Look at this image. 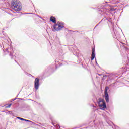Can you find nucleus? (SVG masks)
I'll return each mask as SVG.
<instances>
[{
  "label": "nucleus",
  "mask_w": 129,
  "mask_h": 129,
  "mask_svg": "<svg viewBox=\"0 0 129 129\" xmlns=\"http://www.w3.org/2000/svg\"><path fill=\"white\" fill-rule=\"evenodd\" d=\"M11 8L17 12L22 11V3L19 1H12L11 3Z\"/></svg>",
  "instance_id": "f257e3e1"
},
{
  "label": "nucleus",
  "mask_w": 129,
  "mask_h": 129,
  "mask_svg": "<svg viewBox=\"0 0 129 129\" xmlns=\"http://www.w3.org/2000/svg\"><path fill=\"white\" fill-rule=\"evenodd\" d=\"M97 103L100 109L102 110H105L106 108V104L104 101V100L102 98H99L97 100Z\"/></svg>",
  "instance_id": "f03ea898"
},
{
  "label": "nucleus",
  "mask_w": 129,
  "mask_h": 129,
  "mask_svg": "<svg viewBox=\"0 0 129 129\" xmlns=\"http://www.w3.org/2000/svg\"><path fill=\"white\" fill-rule=\"evenodd\" d=\"M65 23L63 22L59 23L58 22L57 24H55L53 26V28L55 31H61L63 28H64V25Z\"/></svg>",
  "instance_id": "7ed1b4c3"
},
{
  "label": "nucleus",
  "mask_w": 129,
  "mask_h": 129,
  "mask_svg": "<svg viewBox=\"0 0 129 129\" xmlns=\"http://www.w3.org/2000/svg\"><path fill=\"white\" fill-rule=\"evenodd\" d=\"M4 52H8V53H9L10 56L11 57V59H14V57H13L14 50L12 46H9L8 48H6Z\"/></svg>",
  "instance_id": "20e7f679"
},
{
  "label": "nucleus",
  "mask_w": 129,
  "mask_h": 129,
  "mask_svg": "<svg viewBox=\"0 0 129 129\" xmlns=\"http://www.w3.org/2000/svg\"><path fill=\"white\" fill-rule=\"evenodd\" d=\"M108 89H109L108 87H105L104 91V97L106 102H109V95H108V93L107 92V90H108Z\"/></svg>",
  "instance_id": "39448f33"
},
{
  "label": "nucleus",
  "mask_w": 129,
  "mask_h": 129,
  "mask_svg": "<svg viewBox=\"0 0 129 129\" xmlns=\"http://www.w3.org/2000/svg\"><path fill=\"white\" fill-rule=\"evenodd\" d=\"M40 87V79L39 78H36L34 81V88L36 90L39 89V87Z\"/></svg>",
  "instance_id": "423d86ee"
},
{
  "label": "nucleus",
  "mask_w": 129,
  "mask_h": 129,
  "mask_svg": "<svg viewBox=\"0 0 129 129\" xmlns=\"http://www.w3.org/2000/svg\"><path fill=\"white\" fill-rule=\"evenodd\" d=\"M106 5H105V6H109V7H110L111 8H113L114 7H117V5H116L117 4H118V3H119V2L117 1L116 2H115V5H113V4H114V1H112L111 2H105Z\"/></svg>",
  "instance_id": "0eeeda50"
},
{
  "label": "nucleus",
  "mask_w": 129,
  "mask_h": 129,
  "mask_svg": "<svg viewBox=\"0 0 129 129\" xmlns=\"http://www.w3.org/2000/svg\"><path fill=\"white\" fill-rule=\"evenodd\" d=\"M98 10L100 13H102V14H105V13L107 12V9H106V8H105L103 5L100 7H98Z\"/></svg>",
  "instance_id": "6e6552de"
},
{
  "label": "nucleus",
  "mask_w": 129,
  "mask_h": 129,
  "mask_svg": "<svg viewBox=\"0 0 129 129\" xmlns=\"http://www.w3.org/2000/svg\"><path fill=\"white\" fill-rule=\"evenodd\" d=\"M94 58H95V48H93L92 50V55L91 60V61L94 60Z\"/></svg>",
  "instance_id": "1a4fd4ad"
},
{
  "label": "nucleus",
  "mask_w": 129,
  "mask_h": 129,
  "mask_svg": "<svg viewBox=\"0 0 129 129\" xmlns=\"http://www.w3.org/2000/svg\"><path fill=\"white\" fill-rule=\"evenodd\" d=\"M122 44H120V48L121 49H124L126 51H127V50H128V48L126 47V46H125L124 45H125V44L122 43Z\"/></svg>",
  "instance_id": "9d476101"
},
{
  "label": "nucleus",
  "mask_w": 129,
  "mask_h": 129,
  "mask_svg": "<svg viewBox=\"0 0 129 129\" xmlns=\"http://www.w3.org/2000/svg\"><path fill=\"white\" fill-rule=\"evenodd\" d=\"M17 118L18 119H20V120H22V121H26L27 122H31V121L24 119L23 118H21L20 117H17Z\"/></svg>",
  "instance_id": "9b49d317"
},
{
  "label": "nucleus",
  "mask_w": 129,
  "mask_h": 129,
  "mask_svg": "<svg viewBox=\"0 0 129 129\" xmlns=\"http://www.w3.org/2000/svg\"><path fill=\"white\" fill-rule=\"evenodd\" d=\"M50 21L52 22V23H56V18L55 17L51 16L50 17Z\"/></svg>",
  "instance_id": "f8f14e48"
},
{
  "label": "nucleus",
  "mask_w": 129,
  "mask_h": 129,
  "mask_svg": "<svg viewBox=\"0 0 129 129\" xmlns=\"http://www.w3.org/2000/svg\"><path fill=\"white\" fill-rule=\"evenodd\" d=\"M58 64H59V66H61V63L59 62V61H55V67L56 69L59 67V66L58 65Z\"/></svg>",
  "instance_id": "ddd939ff"
},
{
  "label": "nucleus",
  "mask_w": 129,
  "mask_h": 129,
  "mask_svg": "<svg viewBox=\"0 0 129 129\" xmlns=\"http://www.w3.org/2000/svg\"><path fill=\"white\" fill-rule=\"evenodd\" d=\"M11 106H12V104H7L6 105V107L7 108H10V107H11Z\"/></svg>",
  "instance_id": "4468645a"
},
{
  "label": "nucleus",
  "mask_w": 129,
  "mask_h": 129,
  "mask_svg": "<svg viewBox=\"0 0 129 129\" xmlns=\"http://www.w3.org/2000/svg\"><path fill=\"white\" fill-rule=\"evenodd\" d=\"M115 10H116V9H115V8L114 9V8H111L110 9V11H111V12H113V11H115Z\"/></svg>",
  "instance_id": "2eb2a0df"
},
{
  "label": "nucleus",
  "mask_w": 129,
  "mask_h": 129,
  "mask_svg": "<svg viewBox=\"0 0 129 129\" xmlns=\"http://www.w3.org/2000/svg\"><path fill=\"white\" fill-rule=\"evenodd\" d=\"M106 77H107V75H104L103 78H102V80L105 79V78H106Z\"/></svg>",
  "instance_id": "dca6fc26"
},
{
  "label": "nucleus",
  "mask_w": 129,
  "mask_h": 129,
  "mask_svg": "<svg viewBox=\"0 0 129 129\" xmlns=\"http://www.w3.org/2000/svg\"><path fill=\"white\" fill-rule=\"evenodd\" d=\"M32 13H25L22 14V15H28V14H32Z\"/></svg>",
  "instance_id": "f3484780"
},
{
  "label": "nucleus",
  "mask_w": 129,
  "mask_h": 129,
  "mask_svg": "<svg viewBox=\"0 0 129 129\" xmlns=\"http://www.w3.org/2000/svg\"><path fill=\"white\" fill-rule=\"evenodd\" d=\"M16 99H17V98L13 99L12 100H11V102H13V101H15V100H16Z\"/></svg>",
  "instance_id": "a211bd4d"
},
{
  "label": "nucleus",
  "mask_w": 129,
  "mask_h": 129,
  "mask_svg": "<svg viewBox=\"0 0 129 129\" xmlns=\"http://www.w3.org/2000/svg\"><path fill=\"white\" fill-rule=\"evenodd\" d=\"M115 129H119V127L117 126H115Z\"/></svg>",
  "instance_id": "6ab92c4d"
},
{
  "label": "nucleus",
  "mask_w": 129,
  "mask_h": 129,
  "mask_svg": "<svg viewBox=\"0 0 129 129\" xmlns=\"http://www.w3.org/2000/svg\"><path fill=\"white\" fill-rule=\"evenodd\" d=\"M37 16H38V17H39V18H40V19H43V18L40 17V15H37Z\"/></svg>",
  "instance_id": "aec40b11"
},
{
  "label": "nucleus",
  "mask_w": 129,
  "mask_h": 129,
  "mask_svg": "<svg viewBox=\"0 0 129 129\" xmlns=\"http://www.w3.org/2000/svg\"><path fill=\"white\" fill-rule=\"evenodd\" d=\"M96 65H98V63H97V61H96Z\"/></svg>",
  "instance_id": "412c9836"
},
{
  "label": "nucleus",
  "mask_w": 129,
  "mask_h": 129,
  "mask_svg": "<svg viewBox=\"0 0 129 129\" xmlns=\"http://www.w3.org/2000/svg\"><path fill=\"white\" fill-rule=\"evenodd\" d=\"M103 19H102L99 23V24H100V23H101V22H102V20H103Z\"/></svg>",
  "instance_id": "4be33fe9"
},
{
  "label": "nucleus",
  "mask_w": 129,
  "mask_h": 129,
  "mask_svg": "<svg viewBox=\"0 0 129 129\" xmlns=\"http://www.w3.org/2000/svg\"><path fill=\"white\" fill-rule=\"evenodd\" d=\"M73 32H78V31H77V30H76V31H73Z\"/></svg>",
  "instance_id": "5701e85b"
},
{
  "label": "nucleus",
  "mask_w": 129,
  "mask_h": 129,
  "mask_svg": "<svg viewBox=\"0 0 129 129\" xmlns=\"http://www.w3.org/2000/svg\"><path fill=\"white\" fill-rule=\"evenodd\" d=\"M21 111H25V110L21 109Z\"/></svg>",
  "instance_id": "b1692460"
},
{
  "label": "nucleus",
  "mask_w": 129,
  "mask_h": 129,
  "mask_svg": "<svg viewBox=\"0 0 129 129\" xmlns=\"http://www.w3.org/2000/svg\"><path fill=\"white\" fill-rule=\"evenodd\" d=\"M71 48H73V46L71 45L70 46Z\"/></svg>",
  "instance_id": "393cba45"
},
{
  "label": "nucleus",
  "mask_w": 129,
  "mask_h": 129,
  "mask_svg": "<svg viewBox=\"0 0 129 129\" xmlns=\"http://www.w3.org/2000/svg\"><path fill=\"white\" fill-rule=\"evenodd\" d=\"M22 108H25V107H22L21 109H22Z\"/></svg>",
  "instance_id": "a878e982"
},
{
  "label": "nucleus",
  "mask_w": 129,
  "mask_h": 129,
  "mask_svg": "<svg viewBox=\"0 0 129 129\" xmlns=\"http://www.w3.org/2000/svg\"><path fill=\"white\" fill-rule=\"evenodd\" d=\"M29 75H30V76H32V75H31V74H29Z\"/></svg>",
  "instance_id": "bb28decb"
},
{
  "label": "nucleus",
  "mask_w": 129,
  "mask_h": 129,
  "mask_svg": "<svg viewBox=\"0 0 129 129\" xmlns=\"http://www.w3.org/2000/svg\"><path fill=\"white\" fill-rule=\"evenodd\" d=\"M15 61L17 62V61H16V60H15Z\"/></svg>",
  "instance_id": "cd10ccee"
},
{
  "label": "nucleus",
  "mask_w": 129,
  "mask_h": 129,
  "mask_svg": "<svg viewBox=\"0 0 129 129\" xmlns=\"http://www.w3.org/2000/svg\"><path fill=\"white\" fill-rule=\"evenodd\" d=\"M106 20H107V18H106Z\"/></svg>",
  "instance_id": "c85d7f7f"
},
{
  "label": "nucleus",
  "mask_w": 129,
  "mask_h": 129,
  "mask_svg": "<svg viewBox=\"0 0 129 129\" xmlns=\"http://www.w3.org/2000/svg\"><path fill=\"white\" fill-rule=\"evenodd\" d=\"M99 75H100V74H99Z\"/></svg>",
  "instance_id": "c756f323"
}]
</instances>
